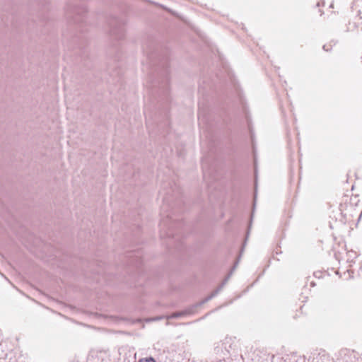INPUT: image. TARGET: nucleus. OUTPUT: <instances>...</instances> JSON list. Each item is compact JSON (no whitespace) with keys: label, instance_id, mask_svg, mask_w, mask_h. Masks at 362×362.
<instances>
[{"label":"nucleus","instance_id":"1","mask_svg":"<svg viewBox=\"0 0 362 362\" xmlns=\"http://www.w3.org/2000/svg\"><path fill=\"white\" fill-rule=\"evenodd\" d=\"M228 278H229V276H228V277L224 280V281L222 283V284L220 286V287H219L217 290L214 291L211 293V296H209V297H207V298L205 299V300H204V301H208L209 300L211 299L214 296H215L218 293V291H219L223 288V286H224V284H226V282H227V281H228Z\"/></svg>","mask_w":362,"mask_h":362},{"label":"nucleus","instance_id":"2","mask_svg":"<svg viewBox=\"0 0 362 362\" xmlns=\"http://www.w3.org/2000/svg\"><path fill=\"white\" fill-rule=\"evenodd\" d=\"M186 314H187L186 312L175 313L172 314L171 315L168 316L167 318L168 319L177 318V317H182V316H183V315H185Z\"/></svg>","mask_w":362,"mask_h":362},{"label":"nucleus","instance_id":"3","mask_svg":"<svg viewBox=\"0 0 362 362\" xmlns=\"http://www.w3.org/2000/svg\"><path fill=\"white\" fill-rule=\"evenodd\" d=\"M138 362H156L154 358L152 357L145 358H141L139 360Z\"/></svg>","mask_w":362,"mask_h":362},{"label":"nucleus","instance_id":"4","mask_svg":"<svg viewBox=\"0 0 362 362\" xmlns=\"http://www.w3.org/2000/svg\"><path fill=\"white\" fill-rule=\"evenodd\" d=\"M162 318H163V317H157V318H156V319H151V320H149V321H151V320H160V319H162Z\"/></svg>","mask_w":362,"mask_h":362},{"label":"nucleus","instance_id":"5","mask_svg":"<svg viewBox=\"0 0 362 362\" xmlns=\"http://www.w3.org/2000/svg\"><path fill=\"white\" fill-rule=\"evenodd\" d=\"M362 218V211L360 213L358 216V221Z\"/></svg>","mask_w":362,"mask_h":362},{"label":"nucleus","instance_id":"6","mask_svg":"<svg viewBox=\"0 0 362 362\" xmlns=\"http://www.w3.org/2000/svg\"><path fill=\"white\" fill-rule=\"evenodd\" d=\"M326 47H327L326 45H324V46H323V49H324L325 50L327 51L328 49L326 48Z\"/></svg>","mask_w":362,"mask_h":362}]
</instances>
